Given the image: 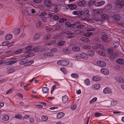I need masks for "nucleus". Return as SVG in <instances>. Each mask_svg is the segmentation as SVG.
Masks as SVG:
<instances>
[{
	"label": "nucleus",
	"instance_id": "obj_11",
	"mask_svg": "<svg viewBox=\"0 0 124 124\" xmlns=\"http://www.w3.org/2000/svg\"><path fill=\"white\" fill-rule=\"evenodd\" d=\"M102 46L103 45H101L98 43H96L92 46V48L94 49H96L99 48H101V47H102Z\"/></svg>",
	"mask_w": 124,
	"mask_h": 124
},
{
	"label": "nucleus",
	"instance_id": "obj_51",
	"mask_svg": "<svg viewBox=\"0 0 124 124\" xmlns=\"http://www.w3.org/2000/svg\"><path fill=\"white\" fill-rule=\"evenodd\" d=\"M48 119V117L45 116H43L41 117V119L43 121H46Z\"/></svg>",
	"mask_w": 124,
	"mask_h": 124
},
{
	"label": "nucleus",
	"instance_id": "obj_9",
	"mask_svg": "<svg viewBox=\"0 0 124 124\" xmlns=\"http://www.w3.org/2000/svg\"><path fill=\"white\" fill-rule=\"evenodd\" d=\"M100 16L101 19L102 20H106L109 18V16L105 14H102L100 15Z\"/></svg>",
	"mask_w": 124,
	"mask_h": 124
},
{
	"label": "nucleus",
	"instance_id": "obj_37",
	"mask_svg": "<svg viewBox=\"0 0 124 124\" xmlns=\"http://www.w3.org/2000/svg\"><path fill=\"white\" fill-rule=\"evenodd\" d=\"M20 31V29H16L14 30L13 33L15 34H17L19 33Z\"/></svg>",
	"mask_w": 124,
	"mask_h": 124
},
{
	"label": "nucleus",
	"instance_id": "obj_35",
	"mask_svg": "<svg viewBox=\"0 0 124 124\" xmlns=\"http://www.w3.org/2000/svg\"><path fill=\"white\" fill-rule=\"evenodd\" d=\"M80 40L86 42H89L90 41L89 39H88L84 37L81 38L80 39Z\"/></svg>",
	"mask_w": 124,
	"mask_h": 124
},
{
	"label": "nucleus",
	"instance_id": "obj_59",
	"mask_svg": "<svg viewBox=\"0 0 124 124\" xmlns=\"http://www.w3.org/2000/svg\"><path fill=\"white\" fill-rule=\"evenodd\" d=\"M77 105L76 104H72L71 107V108L72 110H74L76 107Z\"/></svg>",
	"mask_w": 124,
	"mask_h": 124
},
{
	"label": "nucleus",
	"instance_id": "obj_21",
	"mask_svg": "<svg viewBox=\"0 0 124 124\" xmlns=\"http://www.w3.org/2000/svg\"><path fill=\"white\" fill-rule=\"evenodd\" d=\"M32 47V46H27L26 48V49L27 50L26 51V52L27 53H31L32 51L31 50V48Z\"/></svg>",
	"mask_w": 124,
	"mask_h": 124
},
{
	"label": "nucleus",
	"instance_id": "obj_33",
	"mask_svg": "<svg viewBox=\"0 0 124 124\" xmlns=\"http://www.w3.org/2000/svg\"><path fill=\"white\" fill-rule=\"evenodd\" d=\"M63 33L67 34V35H68L74 34V33H73L71 32L69 30H65L63 32Z\"/></svg>",
	"mask_w": 124,
	"mask_h": 124
},
{
	"label": "nucleus",
	"instance_id": "obj_55",
	"mask_svg": "<svg viewBox=\"0 0 124 124\" xmlns=\"http://www.w3.org/2000/svg\"><path fill=\"white\" fill-rule=\"evenodd\" d=\"M97 99V98L96 97H95L93 98V99L90 100L89 102L90 104H91L92 103L96 101Z\"/></svg>",
	"mask_w": 124,
	"mask_h": 124
},
{
	"label": "nucleus",
	"instance_id": "obj_26",
	"mask_svg": "<svg viewBox=\"0 0 124 124\" xmlns=\"http://www.w3.org/2000/svg\"><path fill=\"white\" fill-rule=\"evenodd\" d=\"M12 38V35L10 34H8L5 36V39L6 40H8L11 39Z\"/></svg>",
	"mask_w": 124,
	"mask_h": 124
},
{
	"label": "nucleus",
	"instance_id": "obj_32",
	"mask_svg": "<svg viewBox=\"0 0 124 124\" xmlns=\"http://www.w3.org/2000/svg\"><path fill=\"white\" fill-rule=\"evenodd\" d=\"M87 53L89 55L92 56L94 54L95 52L94 51L90 50L88 51Z\"/></svg>",
	"mask_w": 124,
	"mask_h": 124
},
{
	"label": "nucleus",
	"instance_id": "obj_28",
	"mask_svg": "<svg viewBox=\"0 0 124 124\" xmlns=\"http://www.w3.org/2000/svg\"><path fill=\"white\" fill-rule=\"evenodd\" d=\"M40 35L39 33H36L34 35V39L35 40H38L40 37Z\"/></svg>",
	"mask_w": 124,
	"mask_h": 124
},
{
	"label": "nucleus",
	"instance_id": "obj_22",
	"mask_svg": "<svg viewBox=\"0 0 124 124\" xmlns=\"http://www.w3.org/2000/svg\"><path fill=\"white\" fill-rule=\"evenodd\" d=\"M63 52L66 53L67 54H70L71 53V51L67 48H64L63 49Z\"/></svg>",
	"mask_w": 124,
	"mask_h": 124
},
{
	"label": "nucleus",
	"instance_id": "obj_46",
	"mask_svg": "<svg viewBox=\"0 0 124 124\" xmlns=\"http://www.w3.org/2000/svg\"><path fill=\"white\" fill-rule=\"evenodd\" d=\"M64 41L63 40H61L57 44L59 46H62L64 45Z\"/></svg>",
	"mask_w": 124,
	"mask_h": 124
},
{
	"label": "nucleus",
	"instance_id": "obj_29",
	"mask_svg": "<svg viewBox=\"0 0 124 124\" xmlns=\"http://www.w3.org/2000/svg\"><path fill=\"white\" fill-rule=\"evenodd\" d=\"M73 58L75 60H78L80 59V54H77L73 56Z\"/></svg>",
	"mask_w": 124,
	"mask_h": 124
},
{
	"label": "nucleus",
	"instance_id": "obj_45",
	"mask_svg": "<svg viewBox=\"0 0 124 124\" xmlns=\"http://www.w3.org/2000/svg\"><path fill=\"white\" fill-rule=\"evenodd\" d=\"M55 41L54 40H53L50 41L49 42L47 43V45L49 46H50L51 45L54 44L55 43Z\"/></svg>",
	"mask_w": 124,
	"mask_h": 124
},
{
	"label": "nucleus",
	"instance_id": "obj_10",
	"mask_svg": "<svg viewBox=\"0 0 124 124\" xmlns=\"http://www.w3.org/2000/svg\"><path fill=\"white\" fill-rule=\"evenodd\" d=\"M100 71L101 73L105 75H108L109 73V70L107 69L104 68L101 69Z\"/></svg>",
	"mask_w": 124,
	"mask_h": 124
},
{
	"label": "nucleus",
	"instance_id": "obj_34",
	"mask_svg": "<svg viewBox=\"0 0 124 124\" xmlns=\"http://www.w3.org/2000/svg\"><path fill=\"white\" fill-rule=\"evenodd\" d=\"M80 54V57L81 58H86L87 57V55L86 54L84 53H82Z\"/></svg>",
	"mask_w": 124,
	"mask_h": 124
},
{
	"label": "nucleus",
	"instance_id": "obj_25",
	"mask_svg": "<svg viewBox=\"0 0 124 124\" xmlns=\"http://www.w3.org/2000/svg\"><path fill=\"white\" fill-rule=\"evenodd\" d=\"M60 6L58 5H56L54 7V10L55 12H57L60 10Z\"/></svg>",
	"mask_w": 124,
	"mask_h": 124
},
{
	"label": "nucleus",
	"instance_id": "obj_42",
	"mask_svg": "<svg viewBox=\"0 0 124 124\" xmlns=\"http://www.w3.org/2000/svg\"><path fill=\"white\" fill-rule=\"evenodd\" d=\"M83 12L82 11H78L77 15L79 17H81L83 15Z\"/></svg>",
	"mask_w": 124,
	"mask_h": 124
},
{
	"label": "nucleus",
	"instance_id": "obj_16",
	"mask_svg": "<svg viewBox=\"0 0 124 124\" xmlns=\"http://www.w3.org/2000/svg\"><path fill=\"white\" fill-rule=\"evenodd\" d=\"M105 3L104 1H102L96 3L95 6L96 7H99L103 5Z\"/></svg>",
	"mask_w": 124,
	"mask_h": 124
},
{
	"label": "nucleus",
	"instance_id": "obj_49",
	"mask_svg": "<svg viewBox=\"0 0 124 124\" xmlns=\"http://www.w3.org/2000/svg\"><path fill=\"white\" fill-rule=\"evenodd\" d=\"M90 82L88 79H86L85 81V84L87 85H88L90 84Z\"/></svg>",
	"mask_w": 124,
	"mask_h": 124
},
{
	"label": "nucleus",
	"instance_id": "obj_20",
	"mask_svg": "<svg viewBox=\"0 0 124 124\" xmlns=\"http://www.w3.org/2000/svg\"><path fill=\"white\" fill-rule=\"evenodd\" d=\"M89 11L88 9L85 10L84 12V16L85 17H89L90 15L89 14Z\"/></svg>",
	"mask_w": 124,
	"mask_h": 124
},
{
	"label": "nucleus",
	"instance_id": "obj_64",
	"mask_svg": "<svg viewBox=\"0 0 124 124\" xmlns=\"http://www.w3.org/2000/svg\"><path fill=\"white\" fill-rule=\"evenodd\" d=\"M112 5L111 4H109L106 7V8L108 9H110L112 8Z\"/></svg>",
	"mask_w": 124,
	"mask_h": 124
},
{
	"label": "nucleus",
	"instance_id": "obj_15",
	"mask_svg": "<svg viewBox=\"0 0 124 124\" xmlns=\"http://www.w3.org/2000/svg\"><path fill=\"white\" fill-rule=\"evenodd\" d=\"M67 6L71 9H74L77 8V6L75 4H69L67 5Z\"/></svg>",
	"mask_w": 124,
	"mask_h": 124
},
{
	"label": "nucleus",
	"instance_id": "obj_36",
	"mask_svg": "<svg viewBox=\"0 0 124 124\" xmlns=\"http://www.w3.org/2000/svg\"><path fill=\"white\" fill-rule=\"evenodd\" d=\"M42 90L44 93H46L48 92V89L47 87H43L42 88Z\"/></svg>",
	"mask_w": 124,
	"mask_h": 124
},
{
	"label": "nucleus",
	"instance_id": "obj_17",
	"mask_svg": "<svg viewBox=\"0 0 124 124\" xmlns=\"http://www.w3.org/2000/svg\"><path fill=\"white\" fill-rule=\"evenodd\" d=\"M68 100V97L66 95L63 96L62 99V101L64 103L67 102Z\"/></svg>",
	"mask_w": 124,
	"mask_h": 124
},
{
	"label": "nucleus",
	"instance_id": "obj_53",
	"mask_svg": "<svg viewBox=\"0 0 124 124\" xmlns=\"http://www.w3.org/2000/svg\"><path fill=\"white\" fill-rule=\"evenodd\" d=\"M53 18L54 20H56L59 19V17L55 15L53 16Z\"/></svg>",
	"mask_w": 124,
	"mask_h": 124
},
{
	"label": "nucleus",
	"instance_id": "obj_48",
	"mask_svg": "<svg viewBox=\"0 0 124 124\" xmlns=\"http://www.w3.org/2000/svg\"><path fill=\"white\" fill-rule=\"evenodd\" d=\"M71 76L74 78H78L79 76L78 74L75 73L72 74L71 75Z\"/></svg>",
	"mask_w": 124,
	"mask_h": 124
},
{
	"label": "nucleus",
	"instance_id": "obj_3",
	"mask_svg": "<svg viewBox=\"0 0 124 124\" xmlns=\"http://www.w3.org/2000/svg\"><path fill=\"white\" fill-rule=\"evenodd\" d=\"M101 39L103 41L106 43H108L111 41V40L108 39L107 36L106 34H104L101 36Z\"/></svg>",
	"mask_w": 124,
	"mask_h": 124
},
{
	"label": "nucleus",
	"instance_id": "obj_23",
	"mask_svg": "<svg viewBox=\"0 0 124 124\" xmlns=\"http://www.w3.org/2000/svg\"><path fill=\"white\" fill-rule=\"evenodd\" d=\"M116 62L120 64H123L124 63V60L122 58H119L117 59Z\"/></svg>",
	"mask_w": 124,
	"mask_h": 124
},
{
	"label": "nucleus",
	"instance_id": "obj_38",
	"mask_svg": "<svg viewBox=\"0 0 124 124\" xmlns=\"http://www.w3.org/2000/svg\"><path fill=\"white\" fill-rule=\"evenodd\" d=\"M51 37V35L49 33H48L43 38L45 40H47L50 38Z\"/></svg>",
	"mask_w": 124,
	"mask_h": 124
},
{
	"label": "nucleus",
	"instance_id": "obj_61",
	"mask_svg": "<svg viewBox=\"0 0 124 124\" xmlns=\"http://www.w3.org/2000/svg\"><path fill=\"white\" fill-rule=\"evenodd\" d=\"M83 48L85 49H91V47L90 46H89L88 45H85L83 46Z\"/></svg>",
	"mask_w": 124,
	"mask_h": 124
},
{
	"label": "nucleus",
	"instance_id": "obj_44",
	"mask_svg": "<svg viewBox=\"0 0 124 124\" xmlns=\"http://www.w3.org/2000/svg\"><path fill=\"white\" fill-rule=\"evenodd\" d=\"M42 24V22L40 20L38 21L36 23L37 26L38 27H40L41 25Z\"/></svg>",
	"mask_w": 124,
	"mask_h": 124
},
{
	"label": "nucleus",
	"instance_id": "obj_41",
	"mask_svg": "<svg viewBox=\"0 0 124 124\" xmlns=\"http://www.w3.org/2000/svg\"><path fill=\"white\" fill-rule=\"evenodd\" d=\"M67 19L66 18H61L59 20V22L60 23H62L64 22L67 21Z\"/></svg>",
	"mask_w": 124,
	"mask_h": 124
},
{
	"label": "nucleus",
	"instance_id": "obj_12",
	"mask_svg": "<svg viewBox=\"0 0 124 124\" xmlns=\"http://www.w3.org/2000/svg\"><path fill=\"white\" fill-rule=\"evenodd\" d=\"M93 12L95 14H100L103 12V10L102 9H94L93 10Z\"/></svg>",
	"mask_w": 124,
	"mask_h": 124
},
{
	"label": "nucleus",
	"instance_id": "obj_56",
	"mask_svg": "<svg viewBox=\"0 0 124 124\" xmlns=\"http://www.w3.org/2000/svg\"><path fill=\"white\" fill-rule=\"evenodd\" d=\"M93 80L96 81L99 80L100 79L99 77L96 76L93 77Z\"/></svg>",
	"mask_w": 124,
	"mask_h": 124
},
{
	"label": "nucleus",
	"instance_id": "obj_60",
	"mask_svg": "<svg viewBox=\"0 0 124 124\" xmlns=\"http://www.w3.org/2000/svg\"><path fill=\"white\" fill-rule=\"evenodd\" d=\"M22 51V49H20L18 50H16L14 52L15 54H17L20 53Z\"/></svg>",
	"mask_w": 124,
	"mask_h": 124
},
{
	"label": "nucleus",
	"instance_id": "obj_14",
	"mask_svg": "<svg viewBox=\"0 0 124 124\" xmlns=\"http://www.w3.org/2000/svg\"><path fill=\"white\" fill-rule=\"evenodd\" d=\"M113 20L116 22L119 21L120 19V16L118 15H115L113 16Z\"/></svg>",
	"mask_w": 124,
	"mask_h": 124
},
{
	"label": "nucleus",
	"instance_id": "obj_1",
	"mask_svg": "<svg viewBox=\"0 0 124 124\" xmlns=\"http://www.w3.org/2000/svg\"><path fill=\"white\" fill-rule=\"evenodd\" d=\"M16 58H10L5 60V62L7 65H11L16 63Z\"/></svg>",
	"mask_w": 124,
	"mask_h": 124
},
{
	"label": "nucleus",
	"instance_id": "obj_57",
	"mask_svg": "<svg viewBox=\"0 0 124 124\" xmlns=\"http://www.w3.org/2000/svg\"><path fill=\"white\" fill-rule=\"evenodd\" d=\"M77 28L80 29H83L84 27V25H79L77 26Z\"/></svg>",
	"mask_w": 124,
	"mask_h": 124
},
{
	"label": "nucleus",
	"instance_id": "obj_43",
	"mask_svg": "<svg viewBox=\"0 0 124 124\" xmlns=\"http://www.w3.org/2000/svg\"><path fill=\"white\" fill-rule=\"evenodd\" d=\"M9 68H7V69L8 70H8L7 72L8 73H12L14 71V69H12V68H10V69H8Z\"/></svg>",
	"mask_w": 124,
	"mask_h": 124
},
{
	"label": "nucleus",
	"instance_id": "obj_8",
	"mask_svg": "<svg viewBox=\"0 0 124 124\" xmlns=\"http://www.w3.org/2000/svg\"><path fill=\"white\" fill-rule=\"evenodd\" d=\"M117 5L120 8H121L124 6V1L119 0L118 2Z\"/></svg>",
	"mask_w": 124,
	"mask_h": 124
},
{
	"label": "nucleus",
	"instance_id": "obj_2",
	"mask_svg": "<svg viewBox=\"0 0 124 124\" xmlns=\"http://www.w3.org/2000/svg\"><path fill=\"white\" fill-rule=\"evenodd\" d=\"M57 63L58 65L65 66L69 64V62L68 61L62 60L58 61Z\"/></svg>",
	"mask_w": 124,
	"mask_h": 124
},
{
	"label": "nucleus",
	"instance_id": "obj_4",
	"mask_svg": "<svg viewBox=\"0 0 124 124\" xmlns=\"http://www.w3.org/2000/svg\"><path fill=\"white\" fill-rule=\"evenodd\" d=\"M44 4L47 7L49 8L52 5V3L50 0H45L44 1Z\"/></svg>",
	"mask_w": 124,
	"mask_h": 124
},
{
	"label": "nucleus",
	"instance_id": "obj_5",
	"mask_svg": "<svg viewBox=\"0 0 124 124\" xmlns=\"http://www.w3.org/2000/svg\"><path fill=\"white\" fill-rule=\"evenodd\" d=\"M119 55V53H118L113 52L110 54V58L111 59L113 60L116 58Z\"/></svg>",
	"mask_w": 124,
	"mask_h": 124
},
{
	"label": "nucleus",
	"instance_id": "obj_6",
	"mask_svg": "<svg viewBox=\"0 0 124 124\" xmlns=\"http://www.w3.org/2000/svg\"><path fill=\"white\" fill-rule=\"evenodd\" d=\"M27 60L26 59H23L20 60L19 62V64L21 65H24V66H26L28 65L27 64Z\"/></svg>",
	"mask_w": 124,
	"mask_h": 124
},
{
	"label": "nucleus",
	"instance_id": "obj_18",
	"mask_svg": "<svg viewBox=\"0 0 124 124\" xmlns=\"http://www.w3.org/2000/svg\"><path fill=\"white\" fill-rule=\"evenodd\" d=\"M115 78L116 80H117L118 81L121 83H123L124 82V80L121 77H115Z\"/></svg>",
	"mask_w": 124,
	"mask_h": 124
},
{
	"label": "nucleus",
	"instance_id": "obj_40",
	"mask_svg": "<svg viewBox=\"0 0 124 124\" xmlns=\"http://www.w3.org/2000/svg\"><path fill=\"white\" fill-rule=\"evenodd\" d=\"M107 52L108 54H111L113 52H115L112 48H108L107 49Z\"/></svg>",
	"mask_w": 124,
	"mask_h": 124
},
{
	"label": "nucleus",
	"instance_id": "obj_13",
	"mask_svg": "<svg viewBox=\"0 0 124 124\" xmlns=\"http://www.w3.org/2000/svg\"><path fill=\"white\" fill-rule=\"evenodd\" d=\"M97 64L99 66L102 67H105L106 65V64L105 62L101 61H97Z\"/></svg>",
	"mask_w": 124,
	"mask_h": 124
},
{
	"label": "nucleus",
	"instance_id": "obj_47",
	"mask_svg": "<svg viewBox=\"0 0 124 124\" xmlns=\"http://www.w3.org/2000/svg\"><path fill=\"white\" fill-rule=\"evenodd\" d=\"M119 43L118 42H115L113 44V46L114 48H117L118 46Z\"/></svg>",
	"mask_w": 124,
	"mask_h": 124
},
{
	"label": "nucleus",
	"instance_id": "obj_50",
	"mask_svg": "<svg viewBox=\"0 0 124 124\" xmlns=\"http://www.w3.org/2000/svg\"><path fill=\"white\" fill-rule=\"evenodd\" d=\"M45 28L46 30L48 31H50L52 30V29L50 26H46Z\"/></svg>",
	"mask_w": 124,
	"mask_h": 124
},
{
	"label": "nucleus",
	"instance_id": "obj_52",
	"mask_svg": "<svg viewBox=\"0 0 124 124\" xmlns=\"http://www.w3.org/2000/svg\"><path fill=\"white\" fill-rule=\"evenodd\" d=\"M96 29L94 28H88L87 29V31H93L95 30Z\"/></svg>",
	"mask_w": 124,
	"mask_h": 124
},
{
	"label": "nucleus",
	"instance_id": "obj_27",
	"mask_svg": "<svg viewBox=\"0 0 124 124\" xmlns=\"http://www.w3.org/2000/svg\"><path fill=\"white\" fill-rule=\"evenodd\" d=\"M64 115V113L63 112H61L58 113L57 115V117L58 118H60Z\"/></svg>",
	"mask_w": 124,
	"mask_h": 124
},
{
	"label": "nucleus",
	"instance_id": "obj_30",
	"mask_svg": "<svg viewBox=\"0 0 124 124\" xmlns=\"http://www.w3.org/2000/svg\"><path fill=\"white\" fill-rule=\"evenodd\" d=\"M100 85L98 84H96L94 85L93 86H92L93 88L95 89H98L100 88Z\"/></svg>",
	"mask_w": 124,
	"mask_h": 124
},
{
	"label": "nucleus",
	"instance_id": "obj_39",
	"mask_svg": "<svg viewBox=\"0 0 124 124\" xmlns=\"http://www.w3.org/2000/svg\"><path fill=\"white\" fill-rule=\"evenodd\" d=\"M53 54L49 52L44 53L43 54V55L45 56H52L53 55Z\"/></svg>",
	"mask_w": 124,
	"mask_h": 124
},
{
	"label": "nucleus",
	"instance_id": "obj_24",
	"mask_svg": "<svg viewBox=\"0 0 124 124\" xmlns=\"http://www.w3.org/2000/svg\"><path fill=\"white\" fill-rule=\"evenodd\" d=\"M85 1L84 0H82L78 2V4L79 6H81L85 5Z\"/></svg>",
	"mask_w": 124,
	"mask_h": 124
},
{
	"label": "nucleus",
	"instance_id": "obj_7",
	"mask_svg": "<svg viewBox=\"0 0 124 124\" xmlns=\"http://www.w3.org/2000/svg\"><path fill=\"white\" fill-rule=\"evenodd\" d=\"M104 93L105 94L110 93H112L111 89L108 87H106L103 90Z\"/></svg>",
	"mask_w": 124,
	"mask_h": 124
},
{
	"label": "nucleus",
	"instance_id": "obj_58",
	"mask_svg": "<svg viewBox=\"0 0 124 124\" xmlns=\"http://www.w3.org/2000/svg\"><path fill=\"white\" fill-rule=\"evenodd\" d=\"M98 53L99 54L103 56L104 55H105V53L101 51H99Z\"/></svg>",
	"mask_w": 124,
	"mask_h": 124
},
{
	"label": "nucleus",
	"instance_id": "obj_19",
	"mask_svg": "<svg viewBox=\"0 0 124 124\" xmlns=\"http://www.w3.org/2000/svg\"><path fill=\"white\" fill-rule=\"evenodd\" d=\"M72 50L74 52H78L80 51V47L78 46H75L72 47Z\"/></svg>",
	"mask_w": 124,
	"mask_h": 124
},
{
	"label": "nucleus",
	"instance_id": "obj_63",
	"mask_svg": "<svg viewBox=\"0 0 124 124\" xmlns=\"http://www.w3.org/2000/svg\"><path fill=\"white\" fill-rule=\"evenodd\" d=\"M56 87V85H53L51 87V94H52L53 92L54 91Z\"/></svg>",
	"mask_w": 124,
	"mask_h": 124
},
{
	"label": "nucleus",
	"instance_id": "obj_31",
	"mask_svg": "<svg viewBox=\"0 0 124 124\" xmlns=\"http://www.w3.org/2000/svg\"><path fill=\"white\" fill-rule=\"evenodd\" d=\"M9 119V116L7 115L3 116L2 117V120L4 121H7Z\"/></svg>",
	"mask_w": 124,
	"mask_h": 124
},
{
	"label": "nucleus",
	"instance_id": "obj_54",
	"mask_svg": "<svg viewBox=\"0 0 124 124\" xmlns=\"http://www.w3.org/2000/svg\"><path fill=\"white\" fill-rule=\"evenodd\" d=\"M92 34L93 33L92 32H87L85 34V36L87 37H89L91 36Z\"/></svg>",
	"mask_w": 124,
	"mask_h": 124
},
{
	"label": "nucleus",
	"instance_id": "obj_62",
	"mask_svg": "<svg viewBox=\"0 0 124 124\" xmlns=\"http://www.w3.org/2000/svg\"><path fill=\"white\" fill-rule=\"evenodd\" d=\"M30 88V87L28 85H27L25 86L24 87V89L25 90H27Z\"/></svg>",
	"mask_w": 124,
	"mask_h": 124
}]
</instances>
